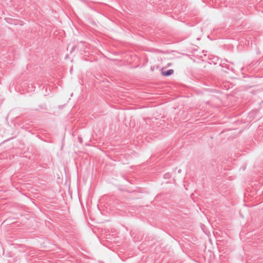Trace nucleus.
<instances>
[{
	"label": "nucleus",
	"instance_id": "f257e3e1",
	"mask_svg": "<svg viewBox=\"0 0 263 263\" xmlns=\"http://www.w3.org/2000/svg\"><path fill=\"white\" fill-rule=\"evenodd\" d=\"M174 72V70L170 69L168 70H167L166 71H162V74L164 76H170L172 75Z\"/></svg>",
	"mask_w": 263,
	"mask_h": 263
},
{
	"label": "nucleus",
	"instance_id": "f03ea898",
	"mask_svg": "<svg viewBox=\"0 0 263 263\" xmlns=\"http://www.w3.org/2000/svg\"><path fill=\"white\" fill-rule=\"evenodd\" d=\"M26 251H27V253L30 256H33L35 253V250L33 249H28V251L27 250Z\"/></svg>",
	"mask_w": 263,
	"mask_h": 263
},
{
	"label": "nucleus",
	"instance_id": "7ed1b4c3",
	"mask_svg": "<svg viewBox=\"0 0 263 263\" xmlns=\"http://www.w3.org/2000/svg\"><path fill=\"white\" fill-rule=\"evenodd\" d=\"M35 87L31 84V87L29 86H28V88L27 89V91H32L34 90Z\"/></svg>",
	"mask_w": 263,
	"mask_h": 263
},
{
	"label": "nucleus",
	"instance_id": "20e7f679",
	"mask_svg": "<svg viewBox=\"0 0 263 263\" xmlns=\"http://www.w3.org/2000/svg\"><path fill=\"white\" fill-rule=\"evenodd\" d=\"M77 46H74L72 47V49H71V50L70 51V52H72L76 48Z\"/></svg>",
	"mask_w": 263,
	"mask_h": 263
},
{
	"label": "nucleus",
	"instance_id": "39448f33",
	"mask_svg": "<svg viewBox=\"0 0 263 263\" xmlns=\"http://www.w3.org/2000/svg\"><path fill=\"white\" fill-rule=\"evenodd\" d=\"M169 176H170L169 174H165L164 175V177L165 178H168Z\"/></svg>",
	"mask_w": 263,
	"mask_h": 263
},
{
	"label": "nucleus",
	"instance_id": "423d86ee",
	"mask_svg": "<svg viewBox=\"0 0 263 263\" xmlns=\"http://www.w3.org/2000/svg\"><path fill=\"white\" fill-rule=\"evenodd\" d=\"M181 170L180 169L178 170V172L179 173H181Z\"/></svg>",
	"mask_w": 263,
	"mask_h": 263
}]
</instances>
